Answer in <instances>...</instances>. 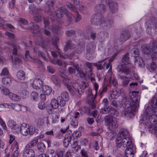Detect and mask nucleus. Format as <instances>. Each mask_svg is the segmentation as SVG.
<instances>
[{
	"mask_svg": "<svg viewBox=\"0 0 157 157\" xmlns=\"http://www.w3.org/2000/svg\"><path fill=\"white\" fill-rule=\"evenodd\" d=\"M85 48V45L84 43L75 45L72 43L71 40H69L66 42L64 49L65 52L67 51L69 49L73 50L76 53L80 54L84 51Z\"/></svg>",
	"mask_w": 157,
	"mask_h": 157,
	"instance_id": "nucleus-3",
	"label": "nucleus"
},
{
	"mask_svg": "<svg viewBox=\"0 0 157 157\" xmlns=\"http://www.w3.org/2000/svg\"><path fill=\"white\" fill-rule=\"evenodd\" d=\"M38 142V140H32L31 142L28 144L27 147L28 148H32L35 146Z\"/></svg>",
	"mask_w": 157,
	"mask_h": 157,
	"instance_id": "nucleus-49",
	"label": "nucleus"
},
{
	"mask_svg": "<svg viewBox=\"0 0 157 157\" xmlns=\"http://www.w3.org/2000/svg\"><path fill=\"white\" fill-rule=\"evenodd\" d=\"M87 51L88 53H90L93 52L94 50V48L91 43H88L86 47Z\"/></svg>",
	"mask_w": 157,
	"mask_h": 157,
	"instance_id": "nucleus-44",
	"label": "nucleus"
},
{
	"mask_svg": "<svg viewBox=\"0 0 157 157\" xmlns=\"http://www.w3.org/2000/svg\"><path fill=\"white\" fill-rule=\"evenodd\" d=\"M111 108V107H107V106H105L104 108H103L101 109L100 112L102 114H106L108 113Z\"/></svg>",
	"mask_w": 157,
	"mask_h": 157,
	"instance_id": "nucleus-43",
	"label": "nucleus"
},
{
	"mask_svg": "<svg viewBox=\"0 0 157 157\" xmlns=\"http://www.w3.org/2000/svg\"><path fill=\"white\" fill-rule=\"evenodd\" d=\"M137 111V110L133 109V108H131L126 109L122 111V116L127 117L128 119H129L134 115L135 112Z\"/></svg>",
	"mask_w": 157,
	"mask_h": 157,
	"instance_id": "nucleus-12",
	"label": "nucleus"
},
{
	"mask_svg": "<svg viewBox=\"0 0 157 157\" xmlns=\"http://www.w3.org/2000/svg\"><path fill=\"white\" fill-rule=\"evenodd\" d=\"M152 62L150 65V68L151 70L154 71L157 68V58L155 59H152Z\"/></svg>",
	"mask_w": 157,
	"mask_h": 157,
	"instance_id": "nucleus-38",
	"label": "nucleus"
},
{
	"mask_svg": "<svg viewBox=\"0 0 157 157\" xmlns=\"http://www.w3.org/2000/svg\"><path fill=\"white\" fill-rule=\"evenodd\" d=\"M124 91L123 89H117L115 90H112L110 93V96L113 99L117 98L120 94Z\"/></svg>",
	"mask_w": 157,
	"mask_h": 157,
	"instance_id": "nucleus-19",
	"label": "nucleus"
},
{
	"mask_svg": "<svg viewBox=\"0 0 157 157\" xmlns=\"http://www.w3.org/2000/svg\"><path fill=\"white\" fill-rule=\"evenodd\" d=\"M116 144L117 147H120L121 145L124 148L133 147V144L130 137H124L121 139L120 137H117Z\"/></svg>",
	"mask_w": 157,
	"mask_h": 157,
	"instance_id": "nucleus-4",
	"label": "nucleus"
},
{
	"mask_svg": "<svg viewBox=\"0 0 157 157\" xmlns=\"http://www.w3.org/2000/svg\"><path fill=\"white\" fill-rule=\"evenodd\" d=\"M29 29H30L35 30L39 29V27L38 25H35L34 23L31 22H30L29 25Z\"/></svg>",
	"mask_w": 157,
	"mask_h": 157,
	"instance_id": "nucleus-46",
	"label": "nucleus"
},
{
	"mask_svg": "<svg viewBox=\"0 0 157 157\" xmlns=\"http://www.w3.org/2000/svg\"><path fill=\"white\" fill-rule=\"evenodd\" d=\"M104 17L99 14H94L91 19V24L94 25L101 24Z\"/></svg>",
	"mask_w": 157,
	"mask_h": 157,
	"instance_id": "nucleus-8",
	"label": "nucleus"
},
{
	"mask_svg": "<svg viewBox=\"0 0 157 157\" xmlns=\"http://www.w3.org/2000/svg\"><path fill=\"white\" fill-rule=\"evenodd\" d=\"M38 97V94L36 92H33L31 94V98L34 100H37Z\"/></svg>",
	"mask_w": 157,
	"mask_h": 157,
	"instance_id": "nucleus-63",
	"label": "nucleus"
},
{
	"mask_svg": "<svg viewBox=\"0 0 157 157\" xmlns=\"http://www.w3.org/2000/svg\"><path fill=\"white\" fill-rule=\"evenodd\" d=\"M28 94V92L25 90H22L20 94V95L21 96V97L23 98H26Z\"/></svg>",
	"mask_w": 157,
	"mask_h": 157,
	"instance_id": "nucleus-59",
	"label": "nucleus"
},
{
	"mask_svg": "<svg viewBox=\"0 0 157 157\" xmlns=\"http://www.w3.org/2000/svg\"><path fill=\"white\" fill-rule=\"evenodd\" d=\"M72 86L80 95H82L83 93L84 90L81 86L78 85L77 83H75L72 84Z\"/></svg>",
	"mask_w": 157,
	"mask_h": 157,
	"instance_id": "nucleus-24",
	"label": "nucleus"
},
{
	"mask_svg": "<svg viewBox=\"0 0 157 157\" xmlns=\"http://www.w3.org/2000/svg\"><path fill=\"white\" fill-rule=\"evenodd\" d=\"M59 98H62L63 99H66V101H68L69 97L67 93L63 92L62 93L60 97H59Z\"/></svg>",
	"mask_w": 157,
	"mask_h": 157,
	"instance_id": "nucleus-51",
	"label": "nucleus"
},
{
	"mask_svg": "<svg viewBox=\"0 0 157 157\" xmlns=\"http://www.w3.org/2000/svg\"><path fill=\"white\" fill-rule=\"evenodd\" d=\"M106 121L108 125V128L110 130L117 128L118 127L117 121L113 120L112 117L110 116H107L106 118Z\"/></svg>",
	"mask_w": 157,
	"mask_h": 157,
	"instance_id": "nucleus-6",
	"label": "nucleus"
},
{
	"mask_svg": "<svg viewBox=\"0 0 157 157\" xmlns=\"http://www.w3.org/2000/svg\"><path fill=\"white\" fill-rule=\"evenodd\" d=\"M121 104L122 106L125 109L132 108V104L131 101H130L129 99L127 98L126 97H123L121 101Z\"/></svg>",
	"mask_w": 157,
	"mask_h": 157,
	"instance_id": "nucleus-17",
	"label": "nucleus"
},
{
	"mask_svg": "<svg viewBox=\"0 0 157 157\" xmlns=\"http://www.w3.org/2000/svg\"><path fill=\"white\" fill-rule=\"evenodd\" d=\"M109 37V34L106 31L99 32L98 33L97 36V38L99 39H105Z\"/></svg>",
	"mask_w": 157,
	"mask_h": 157,
	"instance_id": "nucleus-32",
	"label": "nucleus"
},
{
	"mask_svg": "<svg viewBox=\"0 0 157 157\" xmlns=\"http://www.w3.org/2000/svg\"><path fill=\"white\" fill-rule=\"evenodd\" d=\"M107 90V85L104 84L102 87V89L101 90H100V95H101L104 93L106 92Z\"/></svg>",
	"mask_w": 157,
	"mask_h": 157,
	"instance_id": "nucleus-64",
	"label": "nucleus"
},
{
	"mask_svg": "<svg viewBox=\"0 0 157 157\" xmlns=\"http://www.w3.org/2000/svg\"><path fill=\"white\" fill-rule=\"evenodd\" d=\"M131 36L130 33L127 30L123 31L120 35V40L123 42H124L129 38Z\"/></svg>",
	"mask_w": 157,
	"mask_h": 157,
	"instance_id": "nucleus-16",
	"label": "nucleus"
},
{
	"mask_svg": "<svg viewBox=\"0 0 157 157\" xmlns=\"http://www.w3.org/2000/svg\"><path fill=\"white\" fill-rule=\"evenodd\" d=\"M51 79L53 83L56 85L59 82V79L57 76L52 75L51 77Z\"/></svg>",
	"mask_w": 157,
	"mask_h": 157,
	"instance_id": "nucleus-62",
	"label": "nucleus"
},
{
	"mask_svg": "<svg viewBox=\"0 0 157 157\" xmlns=\"http://www.w3.org/2000/svg\"><path fill=\"white\" fill-rule=\"evenodd\" d=\"M147 27V31L148 33L151 35V30L152 29L151 25L153 24L154 26L157 29V18L152 17L151 19L148 20L146 22Z\"/></svg>",
	"mask_w": 157,
	"mask_h": 157,
	"instance_id": "nucleus-7",
	"label": "nucleus"
},
{
	"mask_svg": "<svg viewBox=\"0 0 157 157\" xmlns=\"http://www.w3.org/2000/svg\"><path fill=\"white\" fill-rule=\"evenodd\" d=\"M50 29L52 30L54 33H56L59 29V27L56 25H52L50 27Z\"/></svg>",
	"mask_w": 157,
	"mask_h": 157,
	"instance_id": "nucleus-58",
	"label": "nucleus"
},
{
	"mask_svg": "<svg viewBox=\"0 0 157 157\" xmlns=\"http://www.w3.org/2000/svg\"><path fill=\"white\" fill-rule=\"evenodd\" d=\"M61 77L63 79V81L65 82H67L68 83H71L72 82V79H71V78L67 76L62 75Z\"/></svg>",
	"mask_w": 157,
	"mask_h": 157,
	"instance_id": "nucleus-54",
	"label": "nucleus"
},
{
	"mask_svg": "<svg viewBox=\"0 0 157 157\" xmlns=\"http://www.w3.org/2000/svg\"><path fill=\"white\" fill-rule=\"evenodd\" d=\"M37 147L39 151L42 152H44L46 149L45 145L41 142H40L37 144Z\"/></svg>",
	"mask_w": 157,
	"mask_h": 157,
	"instance_id": "nucleus-35",
	"label": "nucleus"
},
{
	"mask_svg": "<svg viewBox=\"0 0 157 157\" xmlns=\"http://www.w3.org/2000/svg\"><path fill=\"white\" fill-rule=\"evenodd\" d=\"M35 155L34 150L31 149L25 150L23 153L24 157H34Z\"/></svg>",
	"mask_w": 157,
	"mask_h": 157,
	"instance_id": "nucleus-22",
	"label": "nucleus"
},
{
	"mask_svg": "<svg viewBox=\"0 0 157 157\" xmlns=\"http://www.w3.org/2000/svg\"><path fill=\"white\" fill-rule=\"evenodd\" d=\"M41 10L40 9H36L33 13V19L35 21L39 22L41 21L42 15L41 13Z\"/></svg>",
	"mask_w": 157,
	"mask_h": 157,
	"instance_id": "nucleus-14",
	"label": "nucleus"
},
{
	"mask_svg": "<svg viewBox=\"0 0 157 157\" xmlns=\"http://www.w3.org/2000/svg\"><path fill=\"white\" fill-rule=\"evenodd\" d=\"M50 105L52 108L54 109H56L59 106V103L57 100L55 99H53L51 101Z\"/></svg>",
	"mask_w": 157,
	"mask_h": 157,
	"instance_id": "nucleus-36",
	"label": "nucleus"
},
{
	"mask_svg": "<svg viewBox=\"0 0 157 157\" xmlns=\"http://www.w3.org/2000/svg\"><path fill=\"white\" fill-rule=\"evenodd\" d=\"M58 99L59 101V105L61 106H64L66 104V102L68 101H66V99L62 98H59L58 97Z\"/></svg>",
	"mask_w": 157,
	"mask_h": 157,
	"instance_id": "nucleus-53",
	"label": "nucleus"
},
{
	"mask_svg": "<svg viewBox=\"0 0 157 157\" xmlns=\"http://www.w3.org/2000/svg\"><path fill=\"white\" fill-rule=\"evenodd\" d=\"M122 64L118 66V72L120 74L123 73L127 75L129 73L131 64L130 63L129 54L127 53L123 57L122 60Z\"/></svg>",
	"mask_w": 157,
	"mask_h": 157,
	"instance_id": "nucleus-2",
	"label": "nucleus"
},
{
	"mask_svg": "<svg viewBox=\"0 0 157 157\" xmlns=\"http://www.w3.org/2000/svg\"><path fill=\"white\" fill-rule=\"evenodd\" d=\"M66 34L67 36H71L75 35V31L73 30L67 31L66 32Z\"/></svg>",
	"mask_w": 157,
	"mask_h": 157,
	"instance_id": "nucleus-60",
	"label": "nucleus"
},
{
	"mask_svg": "<svg viewBox=\"0 0 157 157\" xmlns=\"http://www.w3.org/2000/svg\"><path fill=\"white\" fill-rule=\"evenodd\" d=\"M63 11L67 16L68 23L70 24L73 20L74 16L71 13L67 11L66 9H65V10Z\"/></svg>",
	"mask_w": 157,
	"mask_h": 157,
	"instance_id": "nucleus-29",
	"label": "nucleus"
},
{
	"mask_svg": "<svg viewBox=\"0 0 157 157\" xmlns=\"http://www.w3.org/2000/svg\"><path fill=\"white\" fill-rule=\"evenodd\" d=\"M87 91V100L91 108L92 109H94L95 107V101L94 100L95 98L93 97V95L92 94V90L91 89L88 88Z\"/></svg>",
	"mask_w": 157,
	"mask_h": 157,
	"instance_id": "nucleus-10",
	"label": "nucleus"
},
{
	"mask_svg": "<svg viewBox=\"0 0 157 157\" xmlns=\"http://www.w3.org/2000/svg\"><path fill=\"white\" fill-rule=\"evenodd\" d=\"M106 10V8L104 4H98L94 7V10L96 12L99 13H104Z\"/></svg>",
	"mask_w": 157,
	"mask_h": 157,
	"instance_id": "nucleus-15",
	"label": "nucleus"
},
{
	"mask_svg": "<svg viewBox=\"0 0 157 157\" xmlns=\"http://www.w3.org/2000/svg\"><path fill=\"white\" fill-rule=\"evenodd\" d=\"M135 63L136 64H138L139 67H143V65L144 64L143 59L139 57L135 61Z\"/></svg>",
	"mask_w": 157,
	"mask_h": 157,
	"instance_id": "nucleus-47",
	"label": "nucleus"
},
{
	"mask_svg": "<svg viewBox=\"0 0 157 157\" xmlns=\"http://www.w3.org/2000/svg\"><path fill=\"white\" fill-rule=\"evenodd\" d=\"M105 61V59L99 61L98 62V63H94V66L96 67L98 70H101L102 69H104V67L105 66V63L103 65L100 64V63L104 62Z\"/></svg>",
	"mask_w": 157,
	"mask_h": 157,
	"instance_id": "nucleus-34",
	"label": "nucleus"
},
{
	"mask_svg": "<svg viewBox=\"0 0 157 157\" xmlns=\"http://www.w3.org/2000/svg\"><path fill=\"white\" fill-rule=\"evenodd\" d=\"M2 82L4 85L7 86H10L11 84V80L10 77H4L2 79Z\"/></svg>",
	"mask_w": 157,
	"mask_h": 157,
	"instance_id": "nucleus-33",
	"label": "nucleus"
},
{
	"mask_svg": "<svg viewBox=\"0 0 157 157\" xmlns=\"http://www.w3.org/2000/svg\"><path fill=\"white\" fill-rule=\"evenodd\" d=\"M151 48L148 45H145L143 47V52L146 54H149L151 53Z\"/></svg>",
	"mask_w": 157,
	"mask_h": 157,
	"instance_id": "nucleus-39",
	"label": "nucleus"
},
{
	"mask_svg": "<svg viewBox=\"0 0 157 157\" xmlns=\"http://www.w3.org/2000/svg\"><path fill=\"white\" fill-rule=\"evenodd\" d=\"M10 97L14 101H18L21 99L20 97L19 96L12 93H10Z\"/></svg>",
	"mask_w": 157,
	"mask_h": 157,
	"instance_id": "nucleus-42",
	"label": "nucleus"
},
{
	"mask_svg": "<svg viewBox=\"0 0 157 157\" xmlns=\"http://www.w3.org/2000/svg\"><path fill=\"white\" fill-rule=\"evenodd\" d=\"M72 139V135L69 134L66 135L63 141V145L65 147L68 146Z\"/></svg>",
	"mask_w": 157,
	"mask_h": 157,
	"instance_id": "nucleus-27",
	"label": "nucleus"
},
{
	"mask_svg": "<svg viewBox=\"0 0 157 157\" xmlns=\"http://www.w3.org/2000/svg\"><path fill=\"white\" fill-rule=\"evenodd\" d=\"M90 38L93 40H94L96 38V33L94 32V29L92 28L91 29L90 33Z\"/></svg>",
	"mask_w": 157,
	"mask_h": 157,
	"instance_id": "nucleus-52",
	"label": "nucleus"
},
{
	"mask_svg": "<svg viewBox=\"0 0 157 157\" xmlns=\"http://www.w3.org/2000/svg\"><path fill=\"white\" fill-rule=\"evenodd\" d=\"M152 53L151 56V59H157V46L154 44H152Z\"/></svg>",
	"mask_w": 157,
	"mask_h": 157,
	"instance_id": "nucleus-30",
	"label": "nucleus"
},
{
	"mask_svg": "<svg viewBox=\"0 0 157 157\" xmlns=\"http://www.w3.org/2000/svg\"><path fill=\"white\" fill-rule=\"evenodd\" d=\"M151 105L152 109H150V108L148 107L145 111L146 116L149 117V120H147L145 124L147 128L149 129L151 128L152 126L151 122L156 121L155 117L157 119V100L155 98H153L151 99Z\"/></svg>",
	"mask_w": 157,
	"mask_h": 157,
	"instance_id": "nucleus-1",
	"label": "nucleus"
},
{
	"mask_svg": "<svg viewBox=\"0 0 157 157\" xmlns=\"http://www.w3.org/2000/svg\"><path fill=\"white\" fill-rule=\"evenodd\" d=\"M130 100L132 104V108L133 109L137 110V108L139 106V101L140 99V96L138 92L132 91L130 95Z\"/></svg>",
	"mask_w": 157,
	"mask_h": 157,
	"instance_id": "nucleus-5",
	"label": "nucleus"
},
{
	"mask_svg": "<svg viewBox=\"0 0 157 157\" xmlns=\"http://www.w3.org/2000/svg\"><path fill=\"white\" fill-rule=\"evenodd\" d=\"M31 131L30 128H29V126L28 125L27 126L26 124L24 123L21 124V128L20 131L21 133V134L24 136H27L28 133H29L30 135H32L33 134L34 131L33 128Z\"/></svg>",
	"mask_w": 157,
	"mask_h": 157,
	"instance_id": "nucleus-9",
	"label": "nucleus"
},
{
	"mask_svg": "<svg viewBox=\"0 0 157 157\" xmlns=\"http://www.w3.org/2000/svg\"><path fill=\"white\" fill-rule=\"evenodd\" d=\"M12 45L13 48V54L16 55L17 50L19 48V46L17 45L14 44H12Z\"/></svg>",
	"mask_w": 157,
	"mask_h": 157,
	"instance_id": "nucleus-61",
	"label": "nucleus"
},
{
	"mask_svg": "<svg viewBox=\"0 0 157 157\" xmlns=\"http://www.w3.org/2000/svg\"><path fill=\"white\" fill-rule=\"evenodd\" d=\"M17 76L18 79L21 80H23L25 78V75L24 72L22 71H20L17 72Z\"/></svg>",
	"mask_w": 157,
	"mask_h": 157,
	"instance_id": "nucleus-40",
	"label": "nucleus"
},
{
	"mask_svg": "<svg viewBox=\"0 0 157 157\" xmlns=\"http://www.w3.org/2000/svg\"><path fill=\"white\" fill-rule=\"evenodd\" d=\"M108 75V76L109 77V84L110 85H113L114 86H116L117 84V79L114 77L113 75L111 74Z\"/></svg>",
	"mask_w": 157,
	"mask_h": 157,
	"instance_id": "nucleus-23",
	"label": "nucleus"
},
{
	"mask_svg": "<svg viewBox=\"0 0 157 157\" xmlns=\"http://www.w3.org/2000/svg\"><path fill=\"white\" fill-rule=\"evenodd\" d=\"M52 55L54 57V58H56V57L59 56V57L62 59H66L69 57V56L68 55L65 54L63 55L61 54L59 52V50H58L55 52H51Z\"/></svg>",
	"mask_w": 157,
	"mask_h": 157,
	"instance_id": "nucleus-25",
	"label": "nucleus"
},
{
	"mask_svg": "<svg viewBox=\"0 0 157 157\" xmlns=\"http://www.w3.org/2000/svg\"><path fill=\"white\" fill-rule=\"evenodd\" d=\"M86 65L89 69V71L88 74V75H91V74H92V65L91 63H90L89 62H86Z\"/></svg>",
	"mask_w": 157,
	"mask_h": 157,
	"instance_id": "nucleus-56",
	"label": "nucleus"
},
{
	"mask_svg": "<svg viewBox=\"0 0 157 157\" xmlns=\"http://www.w3.org/2000/svg\"><path fill=\"white\" fill-rule=\"evenodd\" d=\"M66 4L67 7L71 10L74 12L76 11L77 9L74 5H73L71 3L69 2H67Z\"/></svg>",
	"mask_w": 157,
	"mask_h": 157,
	"instance_id": "nucleus-41",
	"label": "nucleus"
},
{
	"mask_svg": "<svg viewBox=\"0 0 157 157\" xmlns=\"http://www.w3.org/2000/svg\"><path fill=\"white\" fill-rule=\"evenodd\" d=\"M110 12L112 13H114L117 11V4L116 2H113L109 5Z\"/></svg>",
	"mask_w": 157,
	"mask_h": 157,
	"instance_id": "nucleus-20",
	"label": "nucleus"
},
{
	"mask_svg": "<svg viewBox=\"0 0 157 157\" xmlns=\"http://www.w3.org/2000/svg\"><path fill=\"white\" fill-rule=\"evenodd\" d=\"M119 78L122 81L123 86L126 87L130 81L128 78L127 77L123 75H120Z\"/></svg>",
	"mask_w": 157,
	"mask_h": 157,
	"instance_id": "nucleus-31",
	"label": "nucleus"
},
{
	"mask_svg": "<svg viewBox=\"0 0 157 157\" xmlns=\"http://www.w3.org/2000/svg\"><path fill=\"white\" fill-rule=\"evenodd\" d=\"M42 89L43 93L47 95H50L52 92L51 87L45 85L43 86Z\"/></svg>",
	"mask_w": 157,
	"mask_h": 157,
	"instance_id": "nucleus-26",
	"label": "nucleus"
},
{
	"mask_svg": "<svg viewBox=\"0 0 157 157\" xmlns=\"http://www.w3.org/2000/svg\"><path fill=\"white\" fill-rule=\"evenodd\" d=\"M66 9L63 8L60 10H57L55 11V14L56 16L58 18H61L63 16V13Z\"/></svg>",
	"mask_w": 157,
	"mask_h": 157,
	"instance_id": "nucleus-37",
	"label": "nucleus"
},
{
	"mask_svg": "<svg viewBox=\"0 0 157 157\" xmlns=\"http://www.w3.org/2000/svg\"><path fill=\"white\" fill-rule=\"evenodd\" d=\"M128 131L125 129L121 128L120 129L118 135L117 137H120L121 139L124 137L127 138L129 137L128 135Z\"/></svg>",
	"mask_w": 157,
	"mask_h": 157,
	"instance_id": "nucleus-21",
	"label": "nucleus"
},
{
	"mask_svg": "<svg viewBox=\"0 0 157 157\" xmlns=\"http://www.w3.org/2000/svg\"><path fill=\"white\" fill-rule=\"evenodd\" d=\"M0 88L1 89L2 93L3 94L6 95H9V96H10V94L11 93L10 92L9 90L8 89L5 87H2V88L0 87Z\"/></svg>",
	"mask_w": 157,
	"mask_h": 157,
	"instance_id": "nucleus-48",
	"label": "nucleus"
},
{
	"mask_svg": "<svg viewBox=\"0 0 157 157\" xmlns=\"http://www.w3.org/2000/svg\"><path fill=\"white\" fill-rule=\"evenodd\" d=\"M43 85L42 80L39 78L35 79L33 83V87L36 89H40Z\"/></svg>",
	"mask_w": 157,
	"mask_h": 157,
	"instance_id": "nucleus-18",
	"label": "nucleus"
},
{
	"mask_svg": "<svg viewBox=\"0 0 157 157\" xmlns=\"http://www.w3.org/2000/svg\"><path fill=\"white\" fill-rule=\"evenodd\" d=\"M54 2L55 0H47L46 3L47 6L45 11L52 16L54 15L53 6Z\"/></svg>",
	"mask_w": 157,
	"mask_h": 157,
	"instance_id": "nucleus-11",
	"label": "nucleus"
},
{
	"mask_svg": "<svg viewBox=\"0 0 157 157\" xmlns=\"http://www.w3.org/2000/svg\"><path fill=\"white\" fill-rule=\"evenodd\" d=\"M46 107L45 102L43 101L40 102L38 105V107L39 109L42 110L44 109Z\"/></svg>",
	"mask_w": 157,
	"mask_h": 157,
	"instance_id": "nucleus-57",
	"label": "nucleus"
},
{
	"mask_svg": "<svg viewBox=\"0 0 157 157\" xmlns=\"http://www.w3.org/2000/svg\"><path fill=\"white\" fill-rule=\"evenodd\" d=\"M70 120L71 125L73 126L74 128H76L78 125V120L70 118Z\"/></svg>",
	"mask_w": 157,
	"mask_h": 157,
	"instance_id": "nucleus-50",
	"label": "nucleus"
},
{
	"mask_svg": "<svg viewBox=\"0 0 157 157\" xmlns=\"http://www.w3.org/2000/svg\"><path fill=\"white\" fill-rule=\"evenodd\" d=\"M101 25L103 30H107L113 26V22L112 20L105 19L104 18Z\"/></svg>",
	"mask_w": 157,
	"mask_h": 157,
	"instance_id": "nucleus-13",
	"label": "nucleus"
},
{
	"mask_svg": "<svg viewBox=\"0 0 157 157\" xmlns=\"http://www.w3.org/2000/svg\"><path fill=\"white\" fill-rule=\"evenodd\" d=\"M130 72L129 74H127L128 75L129 74H130V76L129 77V78L132 79H138L139 78V77L137 75V74L136 73H135L133 72H131L130 70Z\"/></svg>",
	"mask_w": 157,
	"mask_h": 157,
	"instance_id": "nucleus-45",
	"label": "nucleus"
},
{
	"mask_svg": "<svg viewBox=\"0 0 157 157\" xmlns=\"http://www.w3.org/2000/svg\"><path fill=\"white\" fill-rule=\"evenodd\" d=\"M133 147L127 148L125 151V154L127 157H133L134 155Z\"/></svg>",
	"mask_w": 157,
	"mask_h": 157,
	"instance_id": "nucleus-28",
	"label": "nucleus"
},
{
	"mask_svg": "<svg viewBox=\"0 0 157 157\" xmlns=\"http://www.w3.org/2000/svg\"><path fill=\"white\" fill-rule=\"evenodd\" d=\"M75 22H77L80 21L82 17L81 15L78 14V12L77 11V10L75 12Z\"/></svg>",
	"mask_w": 157,
	"mask_h": 157,
	"instance_id": "nucleus-55",
	"label": "nucleus"
}]
</instances>
